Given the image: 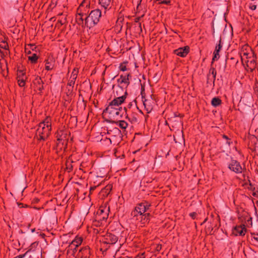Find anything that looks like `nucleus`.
<instances>
[{
    "instance_id": "nucleus-1",
    "label": "nucleus",
    "mask_w": 258,
    "mask_h": 258,
    "mask_svg": "<svg viewBox=\"0 0 258 258\" xmlns=\"http://www.w3.org/2000/svg\"><path fill=\"white\" fill-rule=\"evenodd\" d=\"M56 142L53 148L58 154L62 150L67 151L68 144L71 136L70 132L67 129H59L56 133Z\"/></svg>"
},
{
    "instance_id": "nucleus-2",
    "label": "nucleus",
    "mask_w": 258,
    "mask_h": 258,
    "mask_svg": "<svg viewBox=\"0 0 258 258\" xmlns=\"http://www.w3.org/2000/svg\"><path fill=\"white\" fill-rule=\"evenodd\" d=\"M88 13V12L85 18L84 25L87 28L91 29L99 23L102 17V12L100 9H96L92 10L89 15Z\"/></svg>"
},
{
    "instance_id": "nucleus-3",
    "label": "nucleus",
    "mask_w": 258,
    "mask_h": 258,
    "mask_svg": "<svg viewBox=\"0 0 258 258\" xmlns=\"http://www.w3.org/2000/svg\"><path fill=\"white\" fill-rule=\"evenodd\" d=\"M227 167L230 171L236 174L242 173L243 178H245L246 168L244 163L241 164L238 161L231 157L230 161L228 164Z\"/></svg>"
},
{
    "instance_id": "nucleus-4",
    "label": "nucleus",
    "mask_w": 258,
    "mask_h": 258,
    "mask_svg": "<svg viewBox=\"0 0 258 258\" xmlns=\"http://www.w3.org/2000/svg\"><path fill=\"white\" fill-rule=\"evenodd\" d=\"M89 7L90 2L88 0H84L80 5L76 16V22L78 25L83 26L85 23V18L87 16L86 10L83 11V9Z\"/></svg>"
},
{
    "instance_id": "nucleus-5",
    "label": "nucleus",
    "mask_w": 258,
    "mask_h": 258,
    "mask_svg": "<svg viewBox=\"0 0 258 258\" xmlns=\"http://www.w3.org/2000/svg\"><path fill=\"white\" fill-rule=\"evenodd\" d=\"M109 212V207H100L97 212L95 216V222H97L96 224L98 226L103 224V222H105L108 217Z\"/></svg>"
},
{
    "instance_id": "nucleus-6",
    "label": "nucleus",
    "mask_w": 258,
    "mask_h": 258,
    "mask_svg": "<svg viewBox=\"0 0 258 258\" xmlns=\"http://www.w3.org/2000/svg\"><path fill=\"white\" fill-rule=\"evenodd\" d=\"M109 113L110 117L114 118L117 116L122 117L123 112L121 107L107 106L103 111V113Z\"/></svg>"
},
{
    "instance_id": "nucleus-7",
    "label": "nucleus",
    "mask_w": 258,
    "mask_h": 258,
    "mask_svg": "<svg viewBox=\"0 0 258 258\" xmlns=\"http://www.w3.org/2000/svg\"><path fill=\"white\" fill-rule=\"evenodd\" d=\"M252 56L249 55L248 58H246L247 60L245 61L246 66L245 67V69L248 68L250 72H252L256 68V56L254 52H252Z\"/></svg>"
},
{
    "instance_id": "nucleus-8",
    "label": "nucleus",
    "mask_w": 258,
    "mask_h": 258,
    "mask_svg": "<svg viewBox=\"0 0 258 258\" xmlns=\"http://www.w3.org/2000/svg\"><path fill=\"white\" fill-rule=\"evenodd\" d=\"M44 82L42 81L41 78L39 76L36 77L35 79L33 81V85L34 91L36 92L38 91V94L40 95H42V91L44 89Z\"/></svg>"
},
{
    "instance_id": "nucleus-9",
    "label": "nucleus",
    "mask_w": 258,
    "mask_h": 258,
    "mask_svg": "<svg viewBox=\"0 0 258 258\" xmlns=\"http://www.w3.org/2000/svg\"><path fill=\"white\" fill-rule=\"evenodd\" d=\"M247 231V229L244 224L236 226L232 228V234L235 236H243Z\"/></svg>"
},
{
    "instance_id": "nucleus-10",
    "label": "nucleus",
    "mask_w": 258,
    "mask_h": 258,
    "mask_svg": "<svg viewBox=\"0 0 258 258\" xmlns=\"http://www.w3.org/2000/svg\"><path fill=\"white\" fill-rule=\"evenodd\" d=\"M118 241V237L114 234L107 233L102 240V242L107 244H114Z\"/></svg>"
},
{
    "instance_id": "nucleus-11",
    "label": "nucleus",
    "mask_w": 258,
    "mask_h": 258,
    "mask_svg": "<svg viewBox=\"0 0 258 258\" xmlns=\"http://www.w3.org/2000/svg\"><path fill=\"white\" fill-rule=\"evenodd\" d=\"M252 52H253L250 47L248 44H244L241 46L240 52H239L241 60L243 65V58L242 56H245L246 58H248L249 55L252 54Z\"/></svg>"
},
{
    "instance_id": "nucleus-12",
    "label": "nucleus",
    "mask_w": 258,
    "mask_h": 258,
    "mask_svg": "<svg viewBox=\"0 0 258 258\" xmlns=\"http://www.w3.org/2000/svg\"><path fill=\"white\" fill-rule=\"evenodd\" d=\"M189 47L188 46H185L174 50L173 53L181 57H185L189 52Z\"/></svg>"
},
{
    "instance_id": "nucleus-13",
    "label": "nucleus",
    "mask_w": 258,
    "mask_h": 258,
    "mask_svg": "<svg viewBox=\"0 0 258 258\" xmlns=\"http://www.w3.org/2000/svg\"><path fill=\"white\" fill-rule=\"evenodd\" d=\"M90 255V249L88 246L80 248L77 254V256L80 258H89Z\"/></svg>"
},
{
    "instance_id": "nucleus-14",
    "label": "nucleus",
    "mask_w": 258,
    "mask_h": 258,
    "mask_svg": "<svg viewBox=\"0 0 258 258\" xmlns=\"http://www.w3.org/2000/svg\"><path fill=\"white\" fill-rule=\"evenodd\" d=\"M131 77L132 75L130 73L126 75H121L119 78L117 79V82L120 85L123 84V86L125 85V88L126 89L130 84V78H131Z\"/></svg>"
},
{
    "instance_id": "nucleus-15",
    "label": "nucleus",
    "mask_w": 258,
    "mask_h": 258,
    "mask_svg": "<svg viewBox=\"0 0 258 258\" xmlns=\"http://www.w3.org/2000/svg\"><path fill=\"white\" fill-rule=\"evenodd\" d=\"M83 239L81 237H77L73 240L71 243H70L67 252L68 253H71V250L75 247H78L79 245H80L82 242Z\"/></svg>"
},
{
    "instance_id": "nucleus-16",
    "label": "nucleus",
    "mask_w": 258,
    "mask_h": 258,
    "mask_svg": "<svg viewBox=\"0 0 258 258\" xmlns=\"http://www.w3.org/2000/svg\"><path fill=\"white\" fill-rule=\"evenodd\" d=\"M222 47V45L221 44V38H220V40L219 41V43L216 45V46L215 47V50L213 52V56L212 60V64L213 63V62L215 60H217L219 58V57H220L219 52L220 51Z\"/></svg>"
},
{
    "instance_id": "nucleus-17",
    "label": "nucleus",
    "mask_w": 258,
    "mask_h": 258,
    "mask_svg": "<svg viewBox=\"0 0 258 258\" xmlns=\"http://www.w3.org/2000/svg\"><path fill=\"white\" fill-rule=\"evenodd\" d=\"M113 0H98V4L101 7L104 8V13L105 14L107 10H109L111 8V3Z\"/></svg>"
},
{
    "instance_id": "nucleus-18",
    "label": "nucleus",
    "mask_w": 258,
    "mask_h": 258,
    "mask_svg": "<svg viewBox=\"0 0 258 258\" xmlns=\"http://www.w3.org/2000/svg\"><path fill=\"white\" fill-rule=\"evenodd\" d=\"M51 131V127H48L43 126L41 127H38V128L37 130V133H38V134L43 135L48 138L50 134Z\"/></svg>"
},
{
    "instance_id": "nucleus-19",
    "label": "nucleus",
    "mask_w": 258,
    "mask_h": 258,
    "mask_svg": "<svg viewBox=\"0 0 258 258\" xmlns=\"http://www.w3.org/2000/svg\"><path fill=\"white\" fill-rule=\"evenodd\" d=\"M123 21V16L119 14V15L118 17L117 20H116V24L115 26V29L118 33L120 32V31L122 30Z\"/></svg>"
},
{
    "instance_id": "nucleus-20",
    "label": "nucleus",
    "mask_w": 258,
    "mask_h": 258,
    "mask_svg": "<svg viewBox=\"0 0 258 258\" xmlns=\"http://www.w3.org/2000/svg\"><path fill=\"white\" fill-rule=\"evenodd\" d=\"M45 70L49 71L53 69L55 64V60L52 57H48L47 59L45 60Z\"/></svg>"
},
{
    "instance_id": "nucleus-21",
    "label": "nucleus",
    "mask_w": 258,
    "mask_h": 258,
    "mask_svg": "<svg viewBox=\"0 0 258 258\" xmlns=\"http://www.w3.org/2000/svg\"><path fill=\"white\" fill-rule=\"evenodd\" d=\"M24 258L27 257L28 258H38V254L34 250H32V248H29V249L24 254Z\"/></svg>"
},
{
    "instance_id": "nucleus-22",
    "label": "nucleus",
    "mask_w": 258,
    "mask_h": 258,
    "mask_svg": "<svg viewBox=\"0 0 258 258\" xmlns=\"http://www.w3.org/2000/svg\"><path fill=\"white\" fill-rule=\"evenodd\" d=\"M125 118L127 119L131 123H135L138 121V118L137 117V114L133 112H126L125 114Z\"/></svg>"
},
{
    "instance_id": "nucleus-23",
    "label": "nucleus",
    "mask_w": 258,
    "mask_h": 258,
    "mask_svg": "<svg viewBox=\"0 0 258 258\" xmlns=\"http://www.w3.org/2000/svg\"><path fill=\"white\" fill-rule=\"evenodd\" d=\"M20 74L17 76V82L20 87H23L25 85V81L24 80L23 77L25 75V73H23V71H19Z\"/></svg>"
},
{
    "instance_id": "nucleus-24",
    "label": "nucleus",
    "mask_w": 258,
    "mask_h": 258,
    "mask_svg": "<svg viewBox=\"0 0 258 258\" xmlns=\"http://www.w3.org/2000/svg\"><path fill=\"white\" fill-rule=\"evenodd\" d=\"M112 187V184H107L105 187L101 189L100 192L101 194H102L103 197H107L110 194Z\"/></svg>"
},
{
    "instance_id": "nucleus-25",
    "label": "nucleus",
    "mask_w": 258,
    "mask_h": 258,
    "mask_svg": "<svg viewBox=\"0 0 258 258\" xmlns=\"http://www.w3.org/2000/svg\"><path fill=\"white\" fill-rule=\"evenodd\" d=\"M51 119L50 117L47 116L42 121L40 122L38 124V127L46 126L48 127H51Z\"/></svg>"
},
{
    "instance_id": "nucleus-26",
    "label": "nucleus",
    "mask_w": 258,
    "mask_h": 258,
    "mask_svg": "<svg viewBox=\"0 0 258 258\" xmlns=\"http://www.w3.org/2000/svg\"><path fill=\"white\" fill-rule=\"evenodd\" d=\"M127 94H128L127 92V90L125 89V92L123 93V94H122L121 96L115 97V98L113 99L115 101H117V102L119 103L120 104H121L124 102L125 99L126 98Z\"/></svg>"
},
{
    "instance_id": "nucleus-27",
    "label": "nucleus",
    "mask_w": 258,
    "mask_h": 258,
    "mask_svg": "<svg viewBox=\"0 0 258 258\" xmlns=\"http://www.w3.org/2000/svg\"><path fill=\"white\" fill-rule=\"evenodd\" d=\"M112 123H115L116 125L118 126L122 130H125L127 126L128 123L124 120H118V121H111Z\"/></svg>"
},
{
    "instance_id": "nucleus-28",
    "label": "nucleus",
    "mask_w": 258,
    "mask_h": 258,
    "mask_svg": "<svg viewBox=\"0 0 258 258\" xmlns=\"http://www.w3.org/2000/svg\"><path fill=\"white\" fill-rule=\"evenodd\" d=\"M144 204H143V202H142L138 204L136 206L137 210H138L140 213V216H141L146 212V207Z\"/></svg>"
},
{
    "instance_id": "nucleus-29",
    "label": "nucleus",
    "mask_w": 258,
    "mask_h": 258,
    "mask_svg": "<svg viewBox=\"0 0 258 258\" xmlns=\"http://www.w3.org/2000/svg\"><path fill=\"white\" fill-rule=\"evenodd\" d=\"M100 24L103 29H108L110 26L109 21L107 19H105L104 16H103L102 18L101 19Z\"/></svg>"
},
{
    "instance_id": "nucleus-30",
    "label": "nucleus",
    "mask_w": 258,
    "mask_h": 258,
    "mask_svg": "<svg viewBox=\"0 0 258 258\" xmlns=\"http://www.w3.org/2000/svg\"><path fill=\"white\" fill-rule=\"evenodd\" d=\"M222 103V100L218 97H214L211 101V104L213 106L216 107L220 105Z\"/></svg>"
},
{
    "instance_id": "nucleus-31",
    "label": "nucleus",
    "mask_w": 258,
    "mask_h": 258,
    "mask_svg": "<svg viewBox=\"0 0 258 258\" xmlns=\"http://www.w3.org/2000/svg\"><path fill=\"white\" fill-rule=\"evenodd\" d=\"M208 74H210V76H211L212 75V80L211 81V82H213V83L214 84V83H215V81L216 80V75H217V72H216V69L213 67L211 68Z\"/></svg>"
},
{
    "instance_id": "nucleus-32",
    "label": "nucleus",
    "mask_w": 258,
    "mask_h": 258,
    "mask_svg": "<svg viewBox=\"0 0 258 258\" xmlns=\"http://www.w3.org/2000/svg\"><path fill=\"white\" fill-rule=\"evenodd\" d=\"M7 38L6 37L4 38V39L0 38V47L5 50H7L9 48L8 43L7 42Z\"/></svg>"
},
{
    "instance_id": "nucleus-33",
    "label": "nucleus",
    "mask_w": 258,
    "mask_h": 258,
    "mask_svg": "<svg viewBox=\"0 0 258 258\" xmlns=\"http://www.w3.org/2000/svg\"><path fill=\"white\" fill-rule=\"evenodd\" d=\"M151 215L149 213H144L141 216V221H143V223L145 222L149 223L150 220Z\"/></svg>"
},
{
    "instance_id": "nucleus-34",
    "label": "nucleus",
    "mask_w": 258,
    "mask_h": 258,
    "mask_svg": "<svg viewBox=\"0 0 258 258\" xmlns=\"http://www.w3.org/2000/svg\"><path fill=\"white\" fill-rule=\"evenodd\" d=\"M125 92L123 88V85L120 86L119 85L118 86V89L114 93V97L121 96L123 93Z\"/></svg>"
},
{
    "instance_id": "nucleus-35",
    "label": "nucleus",
    "mask_w": 258,
    "mask_h": 258,
    "mask_svg": "<svg viewBox=\"0 0 258 258\" xmlns=\"http://www.w3.org/2000/svg\"><path fill=\"white\" fill-rule=\"evenodd\" d=\"M28 58L31 63L35 64L37 62L38 56L36 53H33L31 55L29 56Z\"/></svg>"
},
{
    "instance_id": "nucleus-36",
    "label": "nucleus",
    "mask_w": 258,
    "mask_h": 258,
    "mask_svg": "<svg viewBox=\"0 0 258 258\" xmlns=\"http://www.w3.org/2000/svg\"><path fill=\"white\" fill-rule=\"evenodd\" d=\"M252 151L256 153H258V141L257 140H255V141H253V144H252L250 147Z\"/></svg>"
},
{
    "instance_id": "nucleus-37",
    "label": "nucleus",
    "mask_w": 258,
    "mask_h": 258,
    "mask_svg": "<svg viewBox=\"0 0 258 258\" xmlns=\"http://www.w3.org/2000/svg\"><path fill=\"white\" fill-rule=\"evenodd\" d=\"M131 216L133 219L135 218L136 220H139L138 216H140V213L139 211L137 210L136 207H135L134 210L132 212Z\"/></svg>"
},
{
    "instance_id": "nucleus-38",
    "label": "nucleus",
    "mask_w": 258,
    "mask_h": 258,
    "mask_svg": "<svg viewBox=\"0 0 258 258\" xmlns=\"http://www.w3.org/2000/svg\"><path fill=\"white\" fill-rule=\"evenodd\" d=\"M250 215L248 213L244 212L243 213L242 215L240 217H238V219L241 221L245 220L246 221Z\"/></svg>"
},
{
    "instance_id": "nucleus-39",
    "label": "nucleus",
    "mask_w": 258,
    "mask_h": 258,
    "mask_svg": "<svg viewBox=\"0 0 258 258\" xmlns=\"http://www.w3.org/2000/svg\"><path fill=\"white\" fill-rule=\"evenodd\" d=\"M127 61H123V62L121 63L119 65V69L120 71L124 72L127 70V68L126 67V64L127 63Z\"/></svg>"
},
{
    "instance_id": "nucleus-40",
    "label": "nucleus",
    "mask_w": 258,
    "mask_h": 258,
    "mask_svg": "<svg viewBox=\"0 0 258 258\" xmlns=\"http://www.w3.org/2000/svg\"><path fill=\"white\" fill-rule=\"evenodd\" d=\"M120 104L113 99L111 102H109L107 106H113V107H119Z\"/></svg>"
},
{
    "instance_id": "nucleus-41",
    "label": "nucleus",
    "mask_w": 258,
    "mask_h": 258,
    "mask_svg": "<svg viewBox=\"0 0 258 258\" xmlns=\"http://www.w3.org/2000/svg\"><path fill=\"white\" fill-rule=\"evenodd\" d=\"M222 138L226 141V143L228 145V146H230V145L232 144V142L231 141V139L229 138V137L225 135H223Z\"/></svg>"
},
{
    "instance_id": "nucleus-42",
    "label": "nucleus",
    "mask_w": 258,
    "mask_h": 258,
    "mask_svg": "<svg viewBox=\"0 0 258 258\" xmlns=\"http://www.w3.org/2000/svg\"><path fill=\"white\" fill-rule=\"evenodd\" d=\"M132 105H133L132 102H130L126 107H124L123 108V111L124 110L125 113H126V112H127V113L130 112Z\"/></svg>"
},
{
    "instance_id": "nucleus-43",
    "label": "nucleus",
    "mask_w": 258,
    "mask_h": 258,
    "mask_svg": "<svg viewBox=\"0 0 258 258\" xmlns=\"http://www.w3.org/2000/svg\"><path fill=\"white\" fill-rule=\"evenodd\" d=\"M73 88L67 87L66 94L68 96H72L73 94Z\"/></svg>"
},
{
    "instance_id": "nucleus-44",
    "label": "nucleus",
    "mask_w": 258,
    "mask_h": 258,
    "mask_svg": "<svg viewBox=\"0 0 258 258\" xmlns=\"http://www.w3.org/2000/svg\"><path fill=\"white\" fill-rule=\"evenodd\" d=\"M158 1H160L159 2L160 4H166L167 5H171V0H158Z\"/></svg>"
},
{
    "instance_id": "nucleus-45",
    "label": "nucleus",
    "mask_w": 258,
    "mask_h": 258,
    "mask_svg": "<svg viewBox=\"0 0 258 258\" xmlns=\"http://www.w3.org/2000/svg\"><path fill=\"white\" fill-rule=\"evenodd\" d=\"M75 81H74V80H72L69 79V82L67 84V87L74 88V85L75 84Z\"/></svg>"
},
{
    "instance_id": "nucleus-46",
    "label": "nucleus",
    "mask_w": 258,
    "mask_h": 258,
    "mask_svg": "<svg viewBox=\"0 0 258 258\" xmlns=\"http://www.w3.org/2000/svg\"><path fill=\"white\" fill-rule=\"evenodd\" d=\"M143 204H144V206L145 207H146V212L147 211L150 207H151V204H149L148 202L147 201H145L144 202H143Z\"/></svg>"
},
{
    "instance_id": "nucleus-47",
    "label": "nucleus",
    "mask_w": 258,
    "mask_h": 258,
    "mask_svg": "<svg viewBox=\"0 0 258 258\" xmlns=\"http://www.w3.org/2000/svg\"><path fill=\"white\" fill-rule=\"evenodd\" d=\"M39 138L38 139V140H43L45 141L48 138L47 137H45L42 134H39Z\"/></svg>"
},
{
    "instance_id": "nucleus-48",
    "label": "nucleus",
    "mask_w": 258,
    "mask_h": 258,
    "mask_svg": "<svg viewBox=\"0 0 258 258\" xmlns=\"http://www.w3.org/2000/svg\"><path fill=\"white\" fill-rule=\"evenodd\" d=\"M189 216L192 219H195L197 216V213L196 212H192L189 213Z\"/></svg>"
},
{
    "instance_id": "nucleus-49",
    "label": "nucleus",
    "mask_w": 258,
    "mask_h": 258,
    "mask_svg": "<svg viewBox=\"0 0 258 258\" xmlns=\"http://www.w3.org/2000/svg\"><path fill=\"white\" fill-rule=\"evenodd\" d=\"M141 94L142 96H143V95L145 94V85L144 84H141Z\"/></svg>"
},
{
    "instance_id": "nucleus-50",
    "label": "nucleus",
    "mask_w": 258,
    "mask_h": 258,
    "mask_svg": "<svg viewBox=\"0 0 258 258\" xmlns=\"http://www.w3.org/2000/svg\"><path fill=\"white\" fill-rule=\"evenodd\" d=\"M147 100H145L144 102H143V104H144V105L145 106V108H146V110L147 111H148V112H149L150 111H151L152 108L149 107H147Z\"/></svg>"
},
{
    "instance_id": "nucleus-51",
    "label": "nucleus",
    "mask_w": 258,
    "mask_h": 258,
    "mask_svg": "<svg viewBox=\"0 0 258 258\" xmlns=\"http://www.w3.org/2000/svg\"><path fill=\"white\" fill-rule=\"evenodd\" d=\"M162 249V245L160 244H158L156 245V247H155V250L158 251V252H159Z\"/></svg>"
},
{
    "instance_id": "nucleus-52",
    "label": "nucleus",
    "mask_w": 258,
    "mask_h": 258,
    "mask_svg": "<svg viewBox=\"0 0 258 258\" xmlns=\"http://www.w3.org/2000/svg\"><path fill=\"white\" fill-rule=\"evenodd\" d=\"M249 9L252 11L255 10L256 9V5L250 4L249 5Z\"/></svg>"
},
{
    "instance_id": "nucleus-53",
    "label": "nucleus",
    "mask_w": 258,
    "mask_h": 258,
    "mask_svg": "<svg viewBox=\"0 0 258 258\" xmlns=\"http://www.w3.org/2000/svg\"><path fill=\"white\" fill-rule=\"evenodd\" d=\"M67 169L68 170V172H71L73 170V166L71 164L69 165L67 164Z\"/></svg>"
},
{
    "instance_id": "nucleus-54",
    "label": "nucleus",
    "mask_w": 258,
    "mask_h": 258,
    "mask_svg": "<svg viewBox=\"0 0 258 258\" xmlns=\"http://www.w3.org/2000/svg\"><path fill=\"white\" fill-rule=\"evenodd\" d=\"M78 247H75L72 250L71 253H72V254L73 255H75L76 252L78 251Z\"/></svg>"
},
{
    "instance_id": "nucleus-55",
    "label": "nucleus",
    "mask_w": 258,
    "mask_h": 258,
    "mask_svg": "<svg viewBox=\"0 0 258 258\" xmlns=\"http://www.w3.org/2000/svg\"><path fill=\"white\" fill-rule=\"evenodd\" d=\"M246 221L247 224L252 225V217L250 216V215L249 216Z\"/></svg>"
},
{
    "instance_id": "nucleus-56",
    "label": "nucleus",
    "mask_w": 258,
    "mask_h": 258,
    "mask_svg": "<svg viewBox=\"0 0 258 258\" xmlns=\"http://www.w3.org/2000/svg\"><path fill=\"white\" fill-rule=\"evenodd\" d=\"M38 245V242H33L31 244L29 248H32V249L33 247L37 246Z\"/></svg>"
},
{
    "instance_id": "nucleus-57",
    "label": "nucleus",
    "mask_w": 258,
    "mask_h": 258,
    "mask_svg": "<svg viewBox=\"0 0 258 258\" xmlns=\"http://www.w3.org/2000/svg\"><path fill=\"white\" fill-rule=\"evenodd\" d=\"M211 76H210V74H208L207 75V84H209L210 83H211V80H212V78H210Z\"/></svg>"
},
{
    "instance_id": "nucleus-58",
    "label": "nucleus",
    "mask_w": 258,
    "mask_h": 258,
    "mask_svg": "<svg viewBox=\"0 0 258 258\" xmlns=\"http://www.w3.org/2000/svg\"><path fill=\"white\" fill-rule=\"evenodd\" d=\"M77 78V76H75L74 74H71L70 79L72 80H74V81H76Z\"/></svg>"
},
{
    "instance_id": "nucleus-59",
    "label": "nucleus",
    "mask_w": 258,
    "mask_h": 258,
    "mask_svg": "<svg viewBox=\"0 0 258 258\" xmlns=\"http://www.w3.org/2000/svg\"><path fill=\"white\" fill-rule=\"evenodd\" d=\"M248 181H249V185L250 186V188H249V189L250 190H251L253 191H255V187H253V186H252V184H251V182H250V180H248Z\"/></svg>"
},
{
    "instance_id": "nucleus-60",
    "label": "nucleus",
    "mask_w": 258,
    "mask_h": 258,
    "mask_svg": "<svg viewBox=\"0 0 258 258\" xmlns=\"http://www.w3.org/2000/svg\"><path fill=\"white\" fill-rule=\"evenodd\" d=\"M252 195L254 197H258V191H253Z\"/></svg>"
},
{
    "instance_id": "nucleus-61",
    "label": "nucleus",
    "mask_w": 258,
    "mask_h": 258,
    "mask_svg": "<svg viewBox=\"0 0 258 258\" xmlns=\"http://www.w3.org/2000/svg\"><path fill=\"white\" fill-rule=\"evenodd\" d=\"M174 117L178 116L180 117H182L183 116V115L180 114V113L177 114V113H174Z\"/></svg>"
},
{
    "instance_id": "nucleus-62",
    "label": "nucleus",
    "mask_w": 258,
    "mask_h": 258,
    "mask_svg": "<svg viewBox=\"0 0 258 258\" xmlns=\"http://www.w3.org/2000/svg\"><path fill=\"white\" fill-rule=\"evenodd\" d=\"M254 91L257 93L258 95V82L255 83V87L254 88Z\"/></svg>"
},
{
    "instance_id": "nucleus-63",
    "label": "nucleus",
    "mask_w": 258,
    "mask_h": 258,
    "mask_svg": "<svg viewBox=\"0 0 258 258\" xmlns=\"http://www.w3.org/2000/svg\"><path fill=\"white\" fill-rule=\"evenodd\" d=\"M78 71L76 70L75 69H74L72 73V74H74L75 76H78Z\"/></svg>"
},
{
    "instance_id": "nucleus-64",
    "label": "nucleus",
    "mask_w": 258,
    "mask_h": 258,
    "mask_svg": "<svg viewBox=\"0 0 258 258\" xmlns=\"http://www.w3.org/2000/svg\"><path fill=\"white\" fill-rule=\"evenodd\" d=\"M254 240L258 242V234L253 237Z\"/></svg>"
}]
</instances>
